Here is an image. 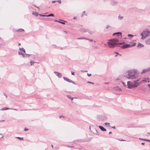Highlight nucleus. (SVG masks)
<instances>
[{
    "label": "nucleus",
    "instance_id": "nucleus-1",
    "mask_svg": "<svg viewBox=\"0 0 150 150\" xmlns=\"http://www.w3.org/2000/svg\"><path fill=\"white\" fill-rule=\"evenodd\" d=\"M119 41L118 39L114 38L110 39L107 43L110 47L113 48L117 46L118 45H121L123 43L122 42L117 43Z\"/></svg>",
    "mask_w": 150,
    "mask_h": 150
},
{
    "label": "nucleus",
    "instance_id": "nucleus-2",
    "mask_svg": "<svg viewBox=\"0 0 150 150\" xmlns=\"http://www.w3.org/2000/svg\"><path fill=\"white\" fill-rule=\"evenodd\" d=\"M137 70L134 69L129 70L126 72L127 74L126 75L125 77L128 79H135L137 76L135 74L137 73Z\"/></svg>",
    "mask_w": 150,
    "mask_h": 150
},
{
    "label": "nucleus",
    "instance_id": "nucleus-3",
    "mask_svg": "<svg viewBox=\"0 0 150 150\" xmlns=\"http://www.w3.org/2000/svg\"><path fill=\"white\" fill-rule=\"evenodd\" d=\"M139 80L134 81V82H132L130 81H128L127 82V88L129 89H131L132 88L137 87L140 83L137 82Z\"/></svg>",
    "mask_w": 150,
    "mask_h": 150
},
{
    "label": "nucleus",
    "instance_id": "nucleus-4",
    "mask_svg": "<svg viewBox=\"0 0 150 150\" xmlns=\"http://www.w3.org/2000/svg\"><path fill=\"white\" fill-rule=\"evenodd\" d=\"M140 35L142 36L141 39L144 40L147 37L150 36V31L148 29L144 30L141 33Z\"/></svg>",
    "mask_w": 150,
    "mask_h": 150
},
{
    "label": "nucleus",
    "instance_id": "nucleus-5",
    "mask_svg": "<svg viewBox=\"0 0 150 150\" xmlns=\"http://www.w3.org/2000/svg\"><path fill=\"white\" fill-rule=\"evenodd\" d=\"M136 44V43H134V44H126L122 45L121 47L123 49L126 48L130 47L135 46Z\"/></svg>",
    "mask_w": 150,
    "mask_h": 150
},
{
    "label": "nucleus",
    "instance_id": "nucleus-6",
    "mask_svg": "<svg viewBox=\"0 0 150 150\" xmlns=\"http://www.w3.org/2000/svg\"><path fill=\"white\" fill-rule=\"evenodd\" d=\"M63 78L64 80L67 81L68 82H69V83H71L74 84H76L72 80L67 78L66 77H63Z\"/></svg>",
    "mask_w": 150,
    "mask_h": 150
},
{
    "label": "nucleus",
    "instance_id": "nucleus-7",
    "mask_svg": "<svg viewBox=\"0 0 150 150\" xmlns=\"http://www.w3.org/2000/svg\"><path fill=\"white\" fill-rule=\"evenodd\" d=\"M110 3L111 5L114 6L117 5L118 2L112 0L110 1Z\"/></svg>",
    "mask_w": 150,
    "mask_h": 150
},
{
    "label": "nucleus",
    "instance_id": "nucleus-8",
    "mask_svg": "<svg viewBox=\"0 0 150 150\" xmlns=\"http://www.w3.org/2000/svg\"><path fill=\"white\" fill-rule=\"evenodd\" d=\"M54 73H55L56 75H57L59 78H60L62 76V74L57 72L55 71L54 72Z\"/></svg>",
    "mask_w": 150,
    "mask_h": 150
},
{
    "label": "nucleus",
    "instance_id": "nucleus-9",
    "mask_svg": "<svg viewBox=\"0 0 150 150\" xmlns=\"http://www.w3.org/2000/svg\"><path fill=\"white\" fill-rule=\"evenodd\" d=\"M149 70H150V67H149L148 68H147V69H144L142 71V72L141 74H143V73H145L146 72L149 71Z\"/></svg>",
    "mask_w": 150,
    "mask_h": 150
},
{
    "label": "nucleus",
    "instance_id": "nucleus-10",
    "mask_svg": "<svg viewBox=\"0 0 150 150\" xmlns=\"http://www.w3.org/2000/svg\"><path fill=\"white\" fill-rule=\"evenodd\" d=\"M99 127L103 131H106V130L102 126H99Z\"/></svg>",
    "mask_w": 150,
    "mask_h": 150
},
{
    "label": "nucleus",
    "instance_id": "nucleus-11",
    "mask_svg": "<svg viewBox=\"0 0 150 150\" xmlns=\"http://www.w3.org/2000/svg\"><path fill=\"white\" fill-rule=\"evenodd\" d=\"M67 96L68 98L71 99V100H72L74 98H76L72 97L70 95H67Z\"/></svg>",
    "mask_w": 150,
    "mask_h": 150
},
{
    "label": "nucleus",
    "instance_id": "nucleus-12",
    "mask_svg": "<svg viewBox=\"0 0 150 150\" xmlns=\"http://www.w3.org/2000/svg\"><path fill=\"white\" fill-rule=\"evenodd\" d=\"M117 35L118 36H119L120 35H121L122 33L121 32H117L114 33L113 34V35Z\"/></svg>",
    "mask_w": 150,
    "mask_h": 150
},
{
    "label": "nucleus",
    "instance_id": "nucleus-13",
    "mask_svg": "<svg viewBox=\"0 0 150 150\" xmlns=\"http://www.w3.org/2000/svg\"><path fill=\"white\" fill-rule=\"evenodd\" d=\"M81 31L82 32H88V30L84 28H82L81 29Z\"/></svg>",
    "mask_w": 150,
    "mask_h": 150
},
{
    "label": "nucleus",
    "instance_id": "nucleus-14",
    "mask_svg": "<svg viewBox=\"0 0 150 150\" xmlns=\"http://www.w3.org/2000/svg\"><path fill=\"white\" fill-rule=\"evenodd\" d=\"M9 109H10V108H6V107H4L2 108L1 110H8Z\"/></svg>",
    "mask_w": 150,
    "mask_h": 150
},
{
    "label": "nucleus",
    "instance_id": "nucleus-15",
    "mask_svg": "<svg viewBox=\"0 0 150 150\" xmlns=\"http://www.w3.org/2000/svg\"><path fill=\"white\" fill-rule=\"evenodd\" d=\"M137 46L138 47H144V46L142 44H140L139 43V44Z\"/></svg>",
    "mask_w": 150,
    "mask_h": 150
},
{
    "label": "nucleus",
    "instance_id": "nucleus-16",
    "mask_svg": "<svg viewBox=\"0 0 150 150\" xmlns=\"http://www.w3.org/2000/svg\"><path fill=\"white\" fill-rule=\"evenodd\" d=\"M146 43L147 44H150V38L148 39L146 41Z\"/></svg>",
    "mask_w": 150,
    "mask_h": 150
},
{
    "label": "nucleus",
    "instance_id": "nucleus-17",
    "mask_svg": "<svg viewBox=\"0 0 150 150\" xmlns=\"http://www.w3.org/2000/svg\"><path fill=\"white\" fill-rule=\"evenodd\" d=\"M16 31H17V32H21L23 31H24V30L20 28L19 29H18V30H16Z\"/></svg>",
    "mask_w": 150,
    "mask_h": 150
},
{
    "label": "nucleus",
    "instance_id": "nucleus-18",
    "mask_svg": "<svg viewBox=\"0 0 150 150\" xmlns=\"http://www.w3.org/2000/svg\"><path fill=\"white\" fill-rule=\"evenodd\" d=\"M19 50L21 51H23L24 53H25V49L23 48H19Z\"/></svg>",
    "mask_w": 150,
    "mask_h": 150
},
{
    "label": "nucleus",
    "instance_id": "nucleus-19",
    "mask_svg": "<svg viewBox=\"0 0 150 150\" xmlns=\"http://www.w3.org/2000/svg\"><path fill=\"white\" fill-rule=\"evenodd\" d=\"M54 15L53 14H50L48 15H47L46 17L54 16Z\"/></svg>",
    "mask_w": 150,
    "mask_h": 150
},
{
    "label": "nucleus",
    "instance_id": "nucleus-20",
    "mask_svg": "<svg viewBox=\"0 0 150 150\" xmlns=\"http://www.w3.org/2000/svg\"><path fill=\"white\" fill-rule=\"evenodd\" d=\"M146 79H145V80H141V81H140L139 82H138L139 83H140V84L141 83H142V82H146Z\"/></svg>",
    "mask_w": 150,
    "mask_h": 150
},
{
    "label": "nucleus",
    "instance_id": "nucleus-21",
    "mask_svg": "<svg viewBox=\"0 0 150 150\" xmlns=\"http://www.w3.org/2000/svg\"><path fill=\"white\" fill-rule=\"evenodd\" d=\"M146 80V82H148V83H149L150 82V79L149 78H147L146 79H145Z\"/></svg>",
    "mask_w": 150,
    "mask_h": 150
},
{
    "label": "nucleus",
    "instance_id": "nucleus-22",
    "mask_svg": "<svg viewBox=\"0 0 150 150\" xmlns=\"http://www.w3.org/2000/svg\"><path fill=\"white\" fill-rule=\"evenodd\" d=\"M18 139L20 140H23V137H16Z\"/></svg>",
    "mask_w": 150,
    "mask_h": 150
},
{
    "label": "nucleus",
    "instance_id": "nucleus-23",
    "mask_svg": "<svg viewBox=\"0 0 150 150\" xmlns=\"http://www.w3.org/2000/svg\"><path fill=\"white\" fill-rule=\"evenodd\" d=\"M123 18V17L122 16H120V15H119L118 16V19L119 20L122 19Z\"/></svg>",
    "mask_w": 150,
    "mask_h": 150
},
{
    "label": "nucleus",
    "instance_id": "nucleus-24",
    "mask_svg": "<svg viewBox=\"0 0 150 150\" xmlns=\"http://www.w3.org/2000/svg\"><path fill=\"white\" fill-rule=\"evenodd\" d=\"M18 54L19 55H21L23 57V56H24V54L22 53H21L20 51L18 52Z\"/></svg>",
    "mask_w": 150,
    "mask_h": 150
},
{
    "label": "nucleus",
    "instance_id": "nucleus-25",
    "mask_svg": "<svg viewBox=\"0 0 150 150\" xmlns=\"http://www.w3.org/2000/svg\"><path fill=\"white\" fill-rule=\"evenodd\" d=\"M88 31V33L89 34H93L94 33V32H93V31Z\"/></svg>",
    "mask_w": 150,
    "mask_h": 150
},
{
    "label": "nucleus",
    "instance_id": "nucleus-26",
    "mask_svg": "<svg viewBox=\"0 0 150 150\" xmlns=\"http://www.w3.org/2000/svg\"><path fill=\"white\" fill-rule=\"evenodd\" d=\"M105 124L107 126H110V124L108 122H105Z\"/></svg>",
    "mask_w": 150,
    "mask_h": 150
},
{
    "label": "nucleus",
    "instance_id": "nucleus-27",
    "mask_svg": "<svg viewBox=\"0 0 150 150\" xmlns=\"http://www.w3.org/2000/svg\"><path fill=\"white\" fill-rule=\"evenodd\" d=\"M39 15L40 16H42V17H46V16H47V15H42V14H39Z\"/></svg>",
    "mask_w": 150,
    "mask_h": 150
},
{
    "label": "nucleus",
    "instance_id": "nucleus-28",
    "mask_svg": "<svg viewBox=\"0 0 150 150\" xmlns=\"http://www.w3.org/2000/svg\"><path fill=\"white\" fill-rule=\"evenodd\" d=\"M127 35L128 37H132L134 36V35L132 34H128Z\"/></svg>",
    "mask_w": 150,
    "mask_h": 150
},
{
    "label": "nucleus",
    "instance_id": "nucleus-29",
    "mask_svg": "<svg viewBox=\"0 0 150 150\" xmlns=\"http://www.w3.org/2000/svg\"><path fill=\"white\" fill-rule=\"evenodd\" d=\"M32 14H35L36 16H38V13H37L36 12L35 13H35H32Z\"/></svg>",
    "mask_w": 150,
    "mask_h": 150
},
{
    "label": "nucleus",
    "instance_id": "nucleus-30",
    "mask_svg": "<svg viewBox=\"0 0 150 150\" xmlns=\"http://www.w3.org/2000/svg\"><path fill=\"white\" fill-rule=\"evenodd\" d=\"M85 39L89 40L91 42H92L93 40L92 39H89L85 38Z\"/></svg>",
    "mask_w": 150,
    "mask_h": 150
},
{
    "label": "nucleus",
    "instance_id": "nucleus-31",
    "mask_svg": "<svg viewBox=\"0 0 150 150\" xmlns=\"http://www.w3.org/2000/svg\"><path fill=\"white\" fill-rule=\"evenodd\" d=\"M34 62L33 61H32V62L30 61V63L31 65H32L34 64Z\"/></svg>",
    "mask_w": 150,
    "mask_h": 150
},
{
    "label": "nucleus",
    "instance_id": "nucleus-32",
    "mask_svg": "<svg viewBox=\"0 0 150 150\" xmlns=\"http://www.w3.org/2000/svg\"><path fill=\"white\" fill-rule=\"evenodd\" d=\"M87 83H91V84H94V83L92 82H90V81H88L87 82Z\"/></svg>",
    "mask_w": 150,
    "mask_h": 150
},
{
    "label": "nucleus",
    "instance_id": "nucleus-33",
    "mask_svg": "<svg viewBox=\"0 0 150 150\" xmlns=\"http://www.w3.org/2000/svg\"><path fill=\"white\" fill-rule=\"evenodd\" d=\"M122 84H123V85L125 86V87L126 86V84L124 82H122Z\"/></svg>",
    "mask_w": 150,
    "mask_h": 150
},
{
    "label": "nucleus",
    "instance_id": "nucleus-34",
    "mask_svg": "<svg viewBox=\"0 0 150 150\" xmlns=\"http://www.w3.org/2000/svg\"><path fill=\"white\" fill-rule=\"evenodd\" d=\"M78 39H79V40H80V39H85V38H77Z\"/></svg>",
    "mask_w": 150,
    "mask_h": 150
},
{
    "label": "nucleus",
    "instance_id": "nucleus-35",
    "mask_svg": "<svg viewBox=\"0 0 150 150\" xmlns=\"http://www.w3.org/2000/svg\"><path fill=\"white\" fill-rule=\"evenodd\" d=\"M117 90H118L119 91H121V88L119 87H117Z\"/></svg>",
    "mask_w": 150,
    "mask_h": 150
},
{
    "label": "nucleus",
    "instance_id": "nucleus-36",
    "mask_svg": "<svg viewBox=\"0 0 150 150\" xmlns=\"http://www.w3.org/2000/svg\"><path fill=\"white\" fill-rule=\"evenodd\" d=\"M59 23H62L63 24H65V23L64 22H62V21H60V22H59Z\"/></svg>",
    "mask_w": 150,
    "mask_h": 150
},
{
    "label": "nucleus",
    "instance_id": "nucleus-37",
    "mask_svg": "<svg viewBox=\"0 0 150 150\" xmlns=\"http://www.w3.org/2000/svg\"><path fill=\"white\" fill-rule=\"evenodd\" d=\"M81 71L82 72H87V70H85V71H84V70H81Z\"/></svg>",
    "mask_w": 150,
    "mask_h": 150
},
{
    "label": "nucleus",
    "instance_id": "nucleus-38",
    "mask_svg": "<svg viewBox=\"0 0 150 150\" xmlns=\"http://www.w3.org/2000/svg\"><path fill=\"white\" fill-rule=\"evenodd\" d=\"M110 27H111L110 26L108 25H107V26L106 27V28H109Z\"/></svg>",
    "mask_w": 150,
    "mask_h": 150
},
{
    "label": "nucleus",
    "instance_id": "nucleus-39",
    "mask_svg": "<svg viewBox=\"0 0 150 150\" xmlns=\"http://www.w3.org/2000/svg\"><path fill=\"white\" fill-rule=\"evenodd\" d=\"M3 137L2 134H0V138H2Z\"/></svg>",
    "mask_w": 150,
    "mask_h": 150
},
{
    "label": "nucleus",
    "instance_id": "nucleus-40",
    "mask_svg": "<svg viewBox=\"0 0 150 150\" xmlns=\"http://www.w3.org/2000/svg\"><path fill=\"white\" fill-rule=\"evenodd\" d=\"M57 1L59 3V4H60L61 3V1L60 0H59Z\"/></svg>",
    "mask_w": 150,
    "mask_h": 150
},
{
    "label": "nucleus",
    "instance_id": "nucleus-41",
    "mask_svg": "<svg viewBox=\"0 0 150 150\" xmlns=\"http://www.w3.org/2000/svg\"><path fill=\"white\" fill-rule=\"evenodd\" d=\"M144 141H147L149 142H150V140H149V139H146L144 140Z\"/></svg>",
    "mask_w": 150,
    "mask_h": 150
},
{
    "label": "nucleus",
    "instance_id": "nucleus-42",
    "mask_svg": "<svg viewBox=\"0 0 150 150\" xmlns=\"http://www.w3.org/2000/svg\"><path fill=\"white\" fill-rule=\"evenodd\" d=\"M62 117H63V118H64V116H63L62 115H61L59 117V118H60Z\"/></svg>",
    "mask_w": 150,
    "mask_h": 150
},
{
    "label": "nucleus",
    "instance_id": "nucleus-43",
    "mask_svg": "<svg viewBox=\"0 0 150 150\" xmlns=\"http://www.w3.org/2000/svg\"><path fill=\"white\" fill-rule=\"evenodd\" d=\"M26 54V56H27L28 57H29V56H30V54Z\"/></svg>",
    "mask_w": 150,
    "mask_h": 150
},
{
    "label": "nucleus",
    "instance_id": "nucleus-44",
    "mask_svg": "<svg viewBox=\"0 0 150 150\" xmlns=\"http://www.w3.org/2000/svg\"><path fill=\"white\" fill-rule=\"evenodd\" d=\"M23 57H27L28 56H26V54H24V56H23Z\"/></svg>",
    "mask_w": 150,
    "mask_h": 150
},
{
    "label": "nucleus",
    "instance_id": "nucleus-45",
    "mask_svg": "<svg viewBox=\"0 0 150 150\" xmlns=\"http://www.w3.org/2000/svg\"><path fill=\"white\" fill-rule=\"evenodd\" d=\"M71 74L72 75H74V72H73V71H71Z\"/></svg>",
    "mask_w": 150,
    "mask_h": 150
},
{
    "label": "nucleus",
    "instance_id": "nucleus-46",
    "mask_svg": "<svg viewBox=\"0 0 150 150\" xmlns=\"http://www.w3.org/2000/svg\"><path fill=\"white\" fill-rule=\"evenodd\" d=\"M139 139H141V140H143L144 141V140L146 139H142V138H139Z\"/></svg>",
    "mask_w": 150,
    "mask_h": 150
},
{
    "label": "nucleus",
    "instance_id": "nucleus-47",
    "mask_svg": "<svg viewBox=\"0 0 150 150\" xmlns=\"http://www.w3.org/2000/svg\"><path fill=\"white\" fill-rule=\"evenodd\" d=\"M24 130L25 131H27L28 130V129L25 128Z\"/></svg>",
    "mask_w": 150,
    "mask_h": 150
},
{
    "label": "nucleus",
    "instance_id": "nucleus-48",
    "mask_svg": "<svg viewBox=\"0 0 150 150\" xmlns=\"http://www.w3.org/2000/svg\"><path fill=\"white\" fill-rule=\"evenodd\" d=\"M87 75L89 76L91 75V74H88V73L87 74Z\"/></svg>",
    "mask_w": 150,
    "mask_h": 150
},
{
    "label": "nucleus",
    "instance_id": "nucleus-49",
    "mask_svg": "<svg viewBox=\"0 0 150 150\" xmlns=\"http://www.w3.org/2000/svg\"><path fill=\"white\" fill-rule=\"evenodd\" d=\"M10 109H11V110H16V111H17V110L16 109H13V108H10Z\"/></svg>",
    "mask_w": 150,
    "mask_h": 150
},
{
    "label": "nucleus",
    "instance_id": "nucleus-50",
    "mask_svg": "<svg viewBox=\"0 0 150 150\" xmlns=\"http://www.w3.org/2000/svg\"><path fill=\"white\" fill-rule=\"evenodd\" d=\"M54 21L55 22H60V21H58L57 20H55Z\"/></svg>",
    "mask_w": 150,
    "mask_h": 150
},
{
    "label": "nucleus",
    "instance_id": "nucleus-51",
    "mask_svg": "<svg viewBox=\"0 0 150 150\" xmlns=\"http://www.w3.org/2000/svg\"><path fill=\"white\" fill-rule=\"evenodd\" d=\"M112 128H113L114 129H116V127H115V126H114V127H112Z\"/></svg>",
    "mask_w": 150,
    "mask_h": 150
},
{
    "label": "nucleus",
    "instance_id": "nucleus-52",
    "mask_svg": "<svg viewBox=\"0 0 150 150\" xmlns=\"http://www.w3.org/2000/svg\"><path fill=\"white\" fill-rule=\"evenodd\" d=\"M141 144H142V145H144V144H145V143H144V142H142V143H141Z\"/></svg>",
    "mask_w": 150,
    "mask_h": 150
},
{
    "label": "nucleus",
    "instance_id": "nucleus-53",
    "mask_svg": "<svg viewBox=\"0 0 150 150\" xmlns=\"http://www.w3.org/2000/svg\"><path fill=\"white\" fill-rule=\"evenodd\" d=\"M4 95H5V96H6V97L7 98V96L5 94H4Z\"/></svg>",
    "mask_w": 150,
    "mask_h": 150
},
{
    "label": "nucleus",
    "instance_id": "nucleus-54",
    "mask_svg": "<svg viewBox=\"0 0 150 150\" xmlns=\"http://www.w3.org/2000/svg\"><path fill=\"white\" fill-rule=\"evenodd\" d=\"M115 53H116V54H119V55H120V56L121 55V54H119V53H118L117 52H116Z\"/></svg>",
    "mask_w": 150,
    "mask_h": 150
},
{
    "label": "nucleus",
    "instance_id": "nucleus-55",
    "mask_svg": "<svg viewBox=\"0 0 150 150\" xmlns=\"http://www.w3.org/2000/svg\"><path fill=\"white\" fill-rule=\"evenodd\" d=\"M56 1H52V3H54L55 2H56Z\"/></svg>",
    "mask_w": 150,
    "mask_h": 150
},
{
    "label": "nucleus",
    "instance_id": "nucleus-56",
    "mask_svg": "<svg viewBox=\"0 0 150 150\" xmlns=\"http://www.w3.org/2000/svg\"><path fill=\"white\" fill-rule=\"evenodd\" d=\"M119 140H120L121 141H125V140H124V139H121V140H120V139H119Z\"/></svg>",
    "mask_w": 150,
    "mask_h": 150
},
{
    "label": "nucleus",
    "instance_id": "nucleus-57",
    "mask_svg": "<svg viewBox=\"0 0 150 150\" xmlns=\"http://www.w3.org/2000/svg\"><path fill=\"white\" fill-rule=\"evenodd\" d=\"M76 17H74V18H73V19H76Z\"/></svg>",
    "mask_w": 150,
    "mask_h": 150
},
{
    "label": "nucleus",
    "instance_id": "nucleus-58",
    "mask_svg": "<svg viewBox=\"0 0 150 150\" xmlns=\"http://www.w3.org/2000/svg\"><path fill=\"white\" fill-rule=\"evenodd\" d=\"M112 133V132H110L109 133V134H110Z\"/></svg>",
    "mask_w": 150,
    "mask_h": 150
},
{
    "label": "nucleus",
    "instance_id": "nucleus-59",
    "mask_svg": "<svg viewBox=\"0 0 150 150\" xmlns=\"http://www.w3.org/2000/svg\"><path fill=\"white\" fill-rule=\"evenodd\" d=\"M148 86H149V87H150V84H148Z\"/></svg>",
    "mask_w": 150,
    "mask_h": 150
},
{
    "label": "nucleus",
    "instance_id": "nucleus-60",
    "mask_svg": "<svg viewBox=\"0 0 150 150\" xmlns=\"http://www.w3.org/2000/svg\"><path fill=\"white\" fill-rule=\"evenodd\" d=\"M64 32L66 33V34H67V32L66 31H64Z\"/></svg>",
    "mask_w": 150,
    "mask_h": 150
},
{
    "label": "nucleus",
    "instance_id": "nucleus-61",
    "mask_svg": "<svg viewBox=\"0 0 150 150\" xmlns=\"http://www.w3.org/2000/svg\"><path fill=\"white\" fill-rule=\"evenodd\" d=\"M35 6V7H37V8H38L39 9V7H36V6Z\"/></svg>",
    "mask_w": 150,
    "mask_h": 150
},
{
    "label": "nucleus",
    "instance_id": "nucleus-62",
    "mask_svg": "<svg viewBox=\"0 0 150 150\" xmlns=\"http://www.w3.org/2000/svg\"><path fill=\"white\" fill-rule=\"evenodd\" d=\"M51 146L52 147V148H53V145H52H52H51Z\"/></svg>",
    "mask_w": 150,
    "mask_h": 150
},
{
    "label": "nucleus",
    "instance_id": "nucleus-63",
    "mask_svg": "<svg viewBox=\"0 0 150 150\" xmlns=\"http://www.w3.org/2000/svg\"><path fill=\"white\" fill-rule=\"evenodd\" d=\"M4 121V120H2L0 121V122H1V121Z\"/></svg>",
    "mask_w": 150,
    "mask_h": 150
},
{
    "label": "nucleus",
    "instance_id": "nucleus-64",
    "mask_svg": "<svg viewBox=\"0 0 150 150\" xmlns=\"http://www.w3.org/2000/svg\"><path fill=\"white\" fill-rule=\"evenodd\" d=\"M85 13V11H83V13Z\"/></svg>",
    "mask_w": 150,
    "mask_h": 150
}]
</instances>
